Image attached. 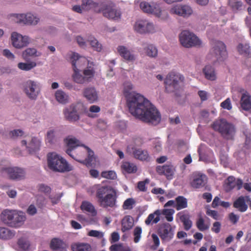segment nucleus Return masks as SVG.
<instances>
[{
	"label": "nucleus",
	"instance_id": "nucleus-1",
	"mask_svg": "<svg viewBox=\"0 0 251 251\" xmlns=\"http://www.w3.org/2000/svg\"><path fill=\"white\" fill-rule=\"evenodd\" d=\"M129 112L144 123L156 125L161 121V114L149 100L139 94L129 95L127 97Z\"/></svg>",
	"mask_w": 251,
	"mask_h": 251
},
{
	"label": "nucleus",
	"instance_id": "nucleus-2",
	"mask_svg": "<svg viewBox=\"0 0 251 251\" xmlns=\"http://www.w3.org/2000/svg\"><path fill=\"white\" fill-rule=\"evenodd\" d=\"M68 149L66 152L76 161L90 166L95 160L94 153L90 148L81 144L75 138L68 137L65 139Z\"/></svg>",
	"mask_w": 251,
	"mask_h": 251
},
{
	"label": "nucleus",
	"instance_id": "nucleus-3",
	"mask_svg": "<svg viewBox=\"0 0 251 251\" xmlns=\"http://www.w3.org/2000/svg\"><path fill=\"white\" fill-rule=\"evenodd\" d=\"M0 219L7 226L18 228L25 224L26 214L21 210L5 209L0 214Z\"/></svg>",
	"mask_w": 251,
	"mask_h": 251
},
{
	"label": "nucleus",
	"instance_id": "nucleus-4",
	"mask_svg": "<svg viewBox=\"0 0 251 251\" xmlns=\"http://www.w3.org/2000/svg\"><path fill=\"white\" fill-rule=\"evenodd\" d=\"M63 112L65 119L71 123L79 121L80 115L84 113L86 114L89 117H94V116L92 114L89 113L86 107L81 103L71 104L68 107H65Z\"/></svg>",
	"mask_w": 251,
	"mask_h": 251
},
{
	"label": "nucleus",
	"instance_id": "nucleus-5",
	"mask_svg": "<svg viewBox=\"0 0 251 251\" xmlns=\"http://www.w3.org/2000/svg\"><path fill=\"white\" fill-rule=\"evenodd\" d=\"M76 58L77 61L80 60L78 59L76 55H74L73 57V69L74 70V74L72 75L74 81L77 83L84 84L91 81L92 78L94 77L95 71L93 68L91 67H87L84 69L81 73V71L78 68H76L75 58Z\"/></svg>",
	"mask_w": 251,
	"mask_h": 251
},
{
	"label": "nucleus",
	"instance_id": "nucleus-6",
	"mask_svg": "<svg viewBox=\"0 0 251 251\" xmlns=\"http://www.w3.org/2000/svg\"><path fill=\"white\" fill-rule=\"evenodd\" d=\"M96 197L100 204H115L117 193L110 186H98Z\"/></svg>",
	"mask_w": 251,
	"mask_h": 251
},
{
	"label": "nucleus",
	"instance_id": "nucleus-7",
	"mask_svg": "<svg viewBox=\"0 0 251 251\" xmlns=\"http://www.w3.org/2000/svg\"><path fill=\"white\" fill-rule=\"evenodd\" d=\"M48 166L51 170L59 172H69L71 168L67 161L55 152L48 154Z\"/></svg>",
	"mask_w": 251,
	"mask_h": 251
},
{
	"label": "nucleus",
	"instance_id": "nucleus-8",
	"mask_svg": "<svg viewBox=\"0 0 251 251\" xmlns=\"http://www.w3.org/2000/svg\"><path fill=\"white\" fill-rule=\"evenodd\" d=\"M213 129L218 131L226 139H232L235 133L234 126L228 123L225 119H220L215 121L212 125Z\"/></svg>",
	"mask_w": 251,
	"mask_h": 251
},
{
	"label": "nucleus",
	"instance_id": "nucleus-9",
	"mask_svg": "<svg viewBox=\"0 0 251 251\" xmlns=\"http://www.w3.org/2000/svg\"><path fill=\"white\" fill-rule=\"evenodd\" d=\"M212 48L207 55L209 59H212L213 62L223 61L226 58L227 52L225 44L220 41L214 40L211 43Z\"/></svg>",
	"mask_w": 251,
	"mask_h": 251
},
{
	"label": "nucleus",
	"instance_id": "nucleus-10",
	"mask_svg": "<svg viewBox=\"0 0 251 251\" xmlns=\"http://www.w3.org/2000/svg\"><path fill=\"white\" fill-rule=\"evenodd\" d=\"M180 44L185 48L200 47L201 41L194 33L188 30H184L179 35Z\"/></svg>",
	"mask_w": 251,
	"mask_h": 251
},
{
	"label": "nucleus",
	"instance_id": "nucleus-11",
	"mask_svg": "<svg viewBox=\"0 0 251 251\" xmlns=\"http://www.w3.org/2000/svg\"><path fill=\"white\" fill-rule=\"evenodd\" d=\"M24 91L31 100H36L40 91V84L37 81L28 80L24 83Z\"/></svg>",
	"mask_w": 251,
	"mask_h": 251
},
{
	"label": "nucleus",
	"instance_id": "nucleus-12",
	"mask_svg": "<svg viewBox=\"0 0 251 251\" xmlns=\"http://www.w3.org/2000/svg\"><path fill=\"white\" fill-rule=\"evenodd\" d=\"M0 172L3 176H7L10 179L20 180L25 177L24 170L17 167H9L2 168Z\"/></svg>",
	"mask_w": 251,
	"mask_h": 251
},
{
	"label": "nucleus",
	"instance_id": "nucleus-13",
	"mask_svg": "<svg viewBox=\"0 0 251 251\" xmlns=\"http://www.w3.org/2000/svg\"><path fill=\"white\" fill-rule=\"evenodd\" d=\"M21 141L22 146H25L29 153H35L40 150V140L36 137L26 135Z\"/></svg>",
	"mask_w": 251,
	"mask_h": 251
},
{
	"label": "nucleus",
	"instance_id": "nucleus-14",
	"mask_svg": "<svg viewBox=\"0 0 251 251\" xmlns=\"http://www.w3.org/2000/svg\"><path fill=\"white\" fill-rule=\"evenodd\" d=\"M184 77L179 74L175 72L169 73L165 79L166 89L168 91H174L177 87L179 81H183Z\"/></svg>",
	"mask_w": 251,
	"mask_h": 251
},
{
	"label": "nucleus",
	"instance_id": "nucleus-15",
	"mask_svg": "<svg viewBox=\"0 0 251 251\" xmlns=\"http://www.w3.org/2000/svg\"><path fill=\"white\" fill-rule=\"evenodd\" d=\"M99 12H102L104 17L115 21L121 18V13L113 4L103 5Z\"/></svg>",
	"mask_w": 251,
	"mask_h": 251
},
{
	"label": "nucleus",
	"instance_id": "nucleus-16",
	"mask_svg": "<svg viewBox=\"0 0 251 251\" xmlns=\"http://www.w3.org/2000/svg\"><path fill=\"white\" fill-rule=\"evenodd\" d=\"M175 228L170 224L164 223L159 227L158 235L162 241L168 242L174 237Z\"/></svg>",
	"mask_w": 251,
	"mask_h": 251
},
{
	"label": "nucleus",
	"instance_id": "nucleus-17",
	"mask_svg": "<svg viewBox=\"0 0 251 251\" xmlns=\"http://www.w3.org/2000/svg\"><path fill=\"white\" fill-rule=\"evenodd\" d=\"M134 28L136 32L141 34L152 33L154 30L153 25L152 23L143 20L137 21L134 24Z\"/></svg>",
	"mask_w": 251,
	"mask_h": 251
},
{
	"label": "nucleus",
	"instance_id": "nucleus-18",
	"mask_svg": "<svg viewBox=\"0 0 251 251\" xmlns=\"http://www.w3.org/2000/svg\"><path fill=\"white\" fill-rule=\"evenodd\" d=\"M11 41L13 46L19 49L26 46L29 43L28 37L23 36L17 32L12 33Z\"/></svg>",
	"mask_w": 251,
	"mask_h": 251
},
{
	"label": "nucleus",
	"instance_id": "nucleus-19",
	"mask_svg": "<svg viewBox=\"0 0 251 251\" xmlns=\"http://www.w3.org/2000/svg\"><path fill=\"white\" fill-rule=\"evenodd\" d=\"M156 171L159 175H164L167 179H172L173 178L176 168L172 164H166L162 166H157Z\"/></svg>",
	"mask_w": 251,
	"mask_h": 251
},
{
	"label": "nucleus",
	"instance_id": "nucleus-20",
	"mask_svg": "<svg viewBox=\"0 0 251 251\" xmlns=\"http://www.w3.org/2000/svg\"><path fill=\"white\" fill-rule=\"evenodd\" d=\"M140 7L144 12L153 14L158 17L160 15L161 9L157 3L144 1L141 2Z\"/></svg>",
	"mask_w": 251,
	"mask_h": 251
},
{
	"label": "nucleus",
	"instance_id": "nucleus-21",
	"mask_svg": "<svg viewBox=\"0 0 251 251\" xmlns=\"http://www.w3.org/2000/svg\"><path fill=\"white\" fill-rule=\"evenodd\" d=\"M242 186L243 181L241 179L236 180L234 176H229L225 180L224 188L226 192H229L235 188L240 190Z\"/></svg>",
	"mask_w": 251,
	"mask_h": 251
},
{
	"label": "nucleus",
	"instance_id": "nucleus-22",
	"mask_svg": "<svg viewBox=\"0 0 251 251\" xmlns=\"http://www.w3.org/2000/svg\"><path fill=\"white\" fill-rule=\"evenodd\" d=\"M193 10L191 8L187 5H176L172 7L170 10V13L182 16L188 17L192 14Z\"/></svg>",
	"mask_w": 251,
	"mask_h": 251
},
{
	"label": "nucleus",
	"instance_id": "nucleus-23",
	"mask_svg": "<svg viewBox=\"0 0 251 251\" xmlns=\"http://www.w3.org/2000/svg\"><path fill=\"white\" fill-rule=\"evenodd\" d=\"M20 22H23L25 24L36 25L39 21V18L31 13L26 14H20L18 16Z\"/></svg>",
	"mask_w": 251,
	"mask_h": 251
},
{
	"label": "nucleus",
	"instance_id": "nucleus-24",
	"mask_svg": "<svg viewBox=\"0 0 251 251\" xmlns=\"http://www.w3.org/2000/svg\"><path fill=\"white\" fill-rule=\"evenodd\" d=\"M207 181V177L203 174H198L194 176L191 183L192 187L194 188H200L204 187Z\"/></svg>",
	"mask_w": 251,
	"mask_h": 251
},
{
	"label": "nucleus",
	"instance_id": "nucleus-25",
	"mask_svg": "<svg viewBox=\"0 0 251 251\" xmlns=\"http://www.w3.org/2000/svg\"><path fill=\"white\" fill-rule=\"evenodd\" d=\"M83 96L90 103H94L98 100V93L94 87H87L83 90Z\"/></svg>",
	"mask_w": 251,
	"mask_h": 251
},
{
	"label": "nucleus",
	"instance_id": "nucleus-26",
	"mask_svg": "<svg viewBox=\"0 0 251 251\" xmlns=\"http://www.w3.org/2000/svg\"><path fill=\"white\" fill-rule=\"evenodd\" d=\"M117 50L120 56L125 60L128 61H132L135 60L134 55L126 47L119 46Z\"/></svg>",
	"mask_w": 251,
	"mask_h": 251
},
{
	"label": "nucleus",
	"instance_id": "nucleus-27",
	"mask_svg": "<svg viewBox=\"0 0 251 251\" xmlns=\"http://www.w3.org/2000/svg\"><path fill=\"white\" fill-rule=\"evenodd\" d=\"M16 231L7 227L0 226V239L9 240L13 238Z\"/></svg>",
	"mask_w": 251,
	"mask_h": 251
},
{
	"label": "nucleus",
	"instance_id": "nucleus-28",
	"mask_svg": "<svg viewBox=\"0 0 251 251\" xmlns=\"http://www.w3.org/2000/svg\"><path fill=\"white\" fill-rule=\"evenodd\" d=\"M205 78L210 81H214L217 78V74L214 68L209 65H206L202 70Z\"/></svg>",
	"mask_w": 251,
	"mask_h": 251
},
{
	"label": "nucleus",
	"instance_id": "nucleus-29",
	"mask_svg": "<svg viewBox=\"0 0 251 251\" xmlns=\"http://www.w3.org/2000/svg\"><path fill=\"white\" fill-rule=\"evenodd\" d=\"M134 157L141 161H147L149 158V154L147 151L135 147L131 148Z\"/></svg>",
	"mask_w": 251,
	"mask_h": 251
},
{
	"label": "nucleus",
	"instance_id": "nucleus-30",
	"mask_svg": "<svg viewBox=\"0 0 251 251\" xmlns=\"http://www.w3.org/2000/svg\"><path fill=\"white\" fill-rule=\"evenodd\" d=\"M240 102L241 106L243 110L247 111L251 110V96L248 93L242 94Z\"/></svg>",
	"mask_w": 251,
	"mask_h": 251
},
{
	"label": "nucleus",
	"instance_id": "nucleus-31",
	"mask_svg": "<svg viewBox=\"0 0 251 251\" xmlns=\"http://www.w3.org/2000/svg\"><path fill=\"white\" fill-rule=\"evenodd\" d=\"M134 225V219L130 216H125L122 221V230L123 232L130 229Z\"/></svg>",
	"mask_w": 251,
	"mask_h": 251
},
{
	"label": "nucleus",
	"instance_id": "nucleus-32",
	"mask_svg": "<svg viewBox=\"0 0 251 251\" xmlns=\"http://www.w3.org/2000/svg\"><path fill=\"white\" fill-rule=\"evenodd\" d=\"M67 247L66 243L57 238L53 239L50 244V247L52 250H63L66 249Z\"/></svg>",
	"mask_w": 251,
	"mask_h": 251
},
{
	"label": "nucleus",
	"instance_id": "nucleus-33",
	"mask_svg": "<svg viewBox=\"0 0 251 251\" xmlns=\"http://www.w3.org/2000/svg\"><path fill=\"white\" fill-rule=\"evenodd\" d=\"M161 211L160 209L155 210L153 213L150 214L147 219L145 220V224L147 225H149L151 224H156L160 220Z\"/></svg>",
	"mask_w": 251,
	"mask_h": 251
},
{
	"label": "nucleus",
	"instance_id": "nucleus-34",
	"mask_svg": "<svg viewBox=\"0 0 251 251\" xmlns=\"http://www.w3.org/2000/svg\"><path fill=\"white\" fill-rule=\"evenodd\" d=\"M144 47V50L146 54L150 57H155L157 55V50L156 48L152 44L146 45L145 43L142 44Z\"/></svg>",
	"mask_w": 251,
	"mask_h": 251
},
{
	"label": "nucleus",
	"instance_id": "nucleus-35",
	"mask_svg": "<svg viewBox=\"0 0 251 251\" xmlns=\"http://www.w3.org/2000/svg\"><path fill=\"white\" fill-rule=\"evenodd\" d=\"M56 100L62 104H66L69 101V96L61 90H57L55 93Z\"/></svg>",
	"mask_w": 251,
	"mask_h": 251
},
{
	"label": "nucleus",
	"instance_id": "nucleus-36",
	"mask_svg": "<svg viewBox=\"0 0 251 251\" xmlns=\"http://www.w3.org/2000/svg\"><path fill=\"white\" fill-rule=\"evenodd\" d=\"M98 3L92 0H82L81 6L84 10L94 9L96 11V8L98 6Z\"/></svg>",
	"mask_w": 251,
	"mask_h": 251
},
{
	"label": "nucleus",
	"instance_id": "nucleus-37",
	"mask_svg": "<svg viewBox=\"0 0 251 251\" xmlns=\"http://www.w3.org/2000/svg\"><path fill=\"white\" fill-rule=\"evenodd\" d=\"M123 170L128 174L135 173L137 170L136 165L128 162H123L121 166Z\"/></svg>",
	"mask_w": 251,
	"mask_h": 251
},
{
	"label": "nucleus",
	"instance_id": "nucleus-38",
	"mask_svg": "<svg viewBox=\"0 0 251 251\" xmlns=\"http://www.w3.org/2000/svg\"><path fill=\"white\" fill-rule=\"evenodd\" d=\"M87 41L89 42L91 47L94 50L98 52L102 50V47L101 44L93 36H89Z\"/></svg>",
	"mask_w": 251,
	"mask_h": 251
},
{
	"label": "nucleus",
	"instance_id": "nucleus-39",
	"mask_svg": "<svg viewBox=\"0 0 251 251\" xmlns=\"http://www.w3.org/2000/svg\"><path fill=\"white\" fill-rule=\"evenodd\" d=\"M17 245L20 251L27 250L30 246L28 241L24 237H21L18 239Z\"/></svg>",
	"mask_w": 251,
	"mask_h": 251
},
{
	"label": "nucleus",
	"instance_id": "nucleus-40",
	"mask_svg": "<svg viewBox=\"0 0 251 251\" xmlns=\"http://www.w3.org/2000/svg\"><path fill=\"white\" fill-rule=\"evenodd\" d=\"M196 225L198 229L201 231L206 230L209 228V225L205 223L202 217H200L197 219Z\"/></svg>",
	"mask_w": 251,
	"mask_h": 251
},
{
	"label": "nucleus",
	"instance_id": "nucleus-41",
	"mask_svg": "<svg viewBox=\"0 0 251 251\" xmlns=\"http://www.w3.org/2000/svg\"><path fill=\"white\" fill-rule=\"evenodd\" d=\"M228 4L232 11H237L241 10L243 3L241 0H228Z\"/></svg>",
	"mask_w": 251,
	"mask_h": 251
},
{
	"label": "nucleus",
	"instance_id": "nucleus-42",
	"mask_svg": "<svg viewBox=\"0 0 251 251\" xmlns=\"http://www.w3.org/2000/svg\"><path fill=\"white\" fill-rule=\"evenodd\" d=\"M37 50L34 48H27L23 52L22 56L24 60L28 61L30 57L36 56Z\"/></svg>",
	"mask_w": 251,
	"mask_h": 251
},
{
	"label": "nucleus",
	"instance_id": "nucleus-43",
	"mask_svg": "<svg viewBox=\"0 0 251 251\" xmlns=\"http://www.w3.org/2000/svg\"><path fill=\"white\" fill-rule=\"evenodd\" d=\"M74 251H91V247L88 243H78L73 247Z\"/></svg>",
	"mask_w": 251,
	"mask_h": 251
},
{
	"label": "nucleus",
	"instance_id": "nucleus-44",
	"mask_svg": "<svg viewBox=\"0 0 251 251\" xmlns=\"http://www.w3.org/2000/svg\"><path fill=\"white\" fill-rule=\"evenodd\" d=\"M237 49L238 52L240 54L248 55L250 53L251 48L248 44H239Z\"/></svg>",
	"mask_w": 251,
	"mask_h": 251
},
{
	"label": "nucleus",
	"instance_id": "nucleus-45",
	"mask_svg": "<svg viewBox=\"0 0 251 251\" xmlns=\"http://www.w3.org/2000/svg\"><path fill=\"white\" fill-rule=\"evenodd\" d=\"M81 209L84 212L92 216H95L97 214V211L93 205H81Z\"/></svg>",
	"mask_w": 251,
	"mask_h": 251
},
{
	"label": "nucleus",
	"instance_id": "nucleus-46",
	"mask_svg": "<svg viewBox=\"0 0 251 251\" xmlns=\"http://www.w3.org/2000/svg\"><path fill=\"white\" fill-rule=\"evenodd\" d=\"M110 251H132L131 249L126 246H124L122 244H116L110 246Z\"/></svg>",
	"mask_w": 251,
	"mask_h": 251
},
{
	"label": "nucleus",
	"instance_id": "nucleus-47",
	"mask_svg": "<svg viewBox=\"0 0 251 251\" xmlns=\"http://www.w3.org/2000/svg\"><path fill=\"white\" fill-rule=\"evenodd\" d=\"M36 66V63L34 62H30L29 63L20 62L18 64V68L24 71H29Z\"/></svg>",
	"mask_w": 251,
	"mask_h": 251
},
{
	"label": "nucleus",
	"instance_id": "nucleus-48",
	"mask_svg": "<svg viewBox=\"0 0 251 251\" xmlns=\"http://www.w3.org/2000/svg\"><path fill=\"white\" fill-rule=\"evenodd\" d=\"M181 221L183 223L184 228L186 230H189L192 226V222L190 220L188 215H183L180 218Z\"/></svg>",
	"mask_w": 251,
	"mask_h": 251
},
{
	"label": "nucleus",
	"instance_id": "nucleus-49",
	"mask_svg": "<svg viewBox=\"0 0 251 251\" xmlns=\"http://www.w3.org/2000/svg\"><path fill=\"white\" fill-rule=\"evenodd\" d=\"M160 215L163 214L165 216L166 220L168 222H172L173 220V214L175 213V211L173 209H164L160 210Z\"/></svg>",
	"mask_w": 251,
	"mask_h": 251
},
{
	"label": "nucleus",
	"instance_id": "nucleus-50",
	"mask_svg": "<svg viewBox=\"0 0 251 251\" xmlns=\"http://www.w3.org/2000/svg\"><path fill=\"white\" fill-rule=\"evenodd\" d=\"M74 55H76L77 57H78V59L80 60L79 61H77V59L76 60V57L75 58V60H76V68H77V67L81 68L83 64H85L87 63V60L85 58L80 56L78 55V54H77V53H73L71 57V60L72 61V65H73V60L72 58V57Z\"/></svg>",
	"mask_w": 251,
	"mask_h": 251
},
{
	"label": "nucleus",
	"instance_id": "nucleus-51",
	"mask_svg": "<svg viewBox=\"0 0 251 251\" xmlns=\"http://www.w3.org/2000/svg\"><path fill=\"white\" fill-rule=\"evenodd\" d=\"M101 176L103 178L110 179H114L117 176L116 173L113 171H103Z\"/></svg>",
	"mask_w": 251,
	"mask_h": 251
},
{
	"label": "nucleus",
	"instance_id": "nucleus-52",
	"mask_svg": "<svg viewBox=\"0 0 251 251\" xmlns=\"http://www.w3.org/2000/svg\"><path fill=\"white\" fill-rule=\"evenodd\" d=\"M87 235L89 236L96 237L98 239H102L103 237L104 233L99 230H91L88 233Z\"/></svg>",
	"mask_w": 251,
	"mask_h": 251
},
{
	"label": "nucleus",
	"instance_id": "nucleus-53",
	"mask_svg": "<svg viewBox=\"0 0 251 251\" xmlns=\"http://www.w3.org/2000/svg\"><path fill=\"white\" fill-rule=\"evenodd\" d=\"M142 228L140 227H136L134 230V241L137 243L139 242L141 237Z\"/></svg>",
	"mask_w": 251,
	"mask_h": 251
},
{
	"label": "nucleus",
	"instance_id": "nucleus-54",
	"mask_svg": "<svg viewBox=\"0 0 251 251\" xmlns=\"http://www.w3.org/2000/svg\"><path fill=\"white\" fill-rule=\"evenodd\" d=\"M38 190L40 192L45 194L48 196L51 192V188L48 185L41 184L39 185Z\"/></svg>",
	"mask_w": 251,
	"mask_h": 251
},
{
	"label": "nucleus",
	"instance_id": "nucleus-55",
	"mask_svg": "<svg viewBox=\"0 0 251 251\" xmlns=\"http://www.w3.org/2000/svg\"><path fill=\"white\" fill-rule=\"evenodd\" d=\"M24 134V131L21 129H14L9 132V136L13 139L22 137Z\"/></svg>",
	"mask_w": 251,
	"mask_h": 251
},
{
	"label": "nucleus",
	"instance_id": "nucleus-56",
	"mask_svg": "<svg viewBox=\"0 0 251 251\" xmlns=\"http://www.w3.org/2000/svg\"><path fill=\"white\" fill-rule=\"evenodd\" d=\"M55 140L54 132L53 130H50L47 133L46 141L50 144H52Z\"/></svg>",
	"mask_w": 251,
	"mask_h": 251
},
{
	"label": "nucleus",
	"instance_id": "nucleus-57",
	"mask_svg": "<svg viewBox=\"0 0 251 251\" xmlns=\"http://www.w3.org/2000/svg\"><path fill=\"white\" fill-rule=\"evenodd\" d=\"M124 93L125 96L127 97V95L130 92V91L132 89L133 85L131 82H126L124 83Z\"/></svg>",
	"mask_w": 251,
	"mask_h": 251
},
{
	"label": "nucleus",
	"instance_id": "nucleus-58",
	"mask_svg": "<svg viewBox=\"0 0 251 251\" xmlns=\"http://www.w3.org/2000/svg\"><path fill=\"white\" fill-rule=\"evenodd\" d=\"M151 237L153 242V245L152 246V248L153 250H156L159 246L160 241L158 237L155 234L151 235Z\"/></svg>",
	"mask_w": 251,
	"mask_h": 251
},
{
	"label": "nucleus",
	"instance_id": "nucleus-59",
	"mask_svg": "<svg viewBox=\"0 0 251 251\" xmlns=\"http://www.w3.org/2000/svg\"><path fill=\"white\" fill-rule=\"evenodd\" d=\"M221 106L224 109H226L227 110H230L232 108V106L230 102V100L229 98L226 99L225 100L223 101L221 103Z\"/></svg>",
	"mask_w": 251,
	"mask_h": 251
},
{
	"label": "nucleus",
	"instance_id": "nucleus-60",
	"mask_svg": "<svg viewBox=\"0 0 251 251\" xmlns=\"http://www.w3.org/2000/svg\"><path fill=\"white\" fill-rule=\"evenodd\" d=\"M206 214L211 216L215 220L220 219L219 215L216 211L207 209L206 211Z\"/></svg>",
	"mask_w": 251,
	"mask_h": 251
},
{
	"label": "nucleus",
	"instance_id": "nucleus-61",
	"mask_svg": "<svg viewBox=\"0 0 251 251\" xmlns=\"http://www.w3.org/2000/svg\"><path fill=\"white\" fill-rule=\"evenodd\" d=\"M221 224L219 222H216L213 223L211 230L216 233H218L220 231Z\"/></svg>",
	"mask_w": 251,
	"mask_h": 251
},
{
	"label": "nucleus",
	"instance_id": "nucleus-62",
	"mask_svg": "<svg viewBox=\"0 0 251 251\" xmlns=\"http://www.w3.org/2000/svg\"><path fill=\"white\" fill-rule=\"evenodd\" d=\"M76 40L78 45L81 48H85L86 47V43L84 39L80 36L76 37Z\"/></svg>",
	"mask_w": 251,
	"mask_h": 251
},
{
	"label": "nucleus",
	"instance_id": "nucleus-63",
	"mask_svg": "<svg viewBox=\"0 0 251 251\" xmlns=\"http://www.w3.org/2000/svg\"><path fill=\"white\" fill-rule=\"evenodd\" d=\"M3 55L10 60H13L15 58L14 54L7 49L3 50Z\"/></svg>",
	"mask_w": 251,
	"mask_h": 251
},
{
	"label": "nucleus",
	"instance_id": "nucleus-64",
	"mask_svg": "<svg viewBox=\"0 0 251 251\" xmlns=\"http://www.w3.org/2000/svg\"><path fill=\"white\" fill-rule=\"evenodd\" d=\"M198 94L201 101H205L207 100V93L206 91L200 90L198 91Z\"/></svg>",
	"mask_w": 251,
	"mask_h": 251
}]
</instances>
